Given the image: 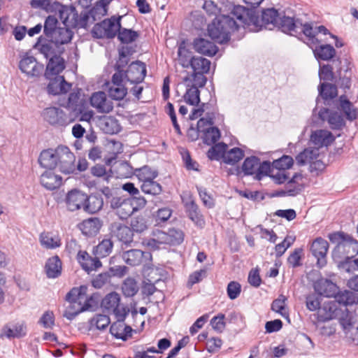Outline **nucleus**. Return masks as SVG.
Here are the masks:
<instances>
[{
    "instance_id": "cd10ccee",
    "label": "nucleus",
    "mask_w": 358,
    "mask_h": 358,
    "mask_svg": "<svg viewBox=\"0 0 358 358\" xmlns=\"http://www.w3.org/2000/svg\"><path fill=\"white\" fill-rule=\"evenodd\" d=\"M246 10L253 11L255 15L258 17L259 27L258 30L253 31L254 32L258 31L262 29V27L266 26V24H272L274 26L276 25L278 20H279V13L277 10L275 8H267L262 11V18L259 19L258 15L256 14V12L254 10H251L249 8H246Z\"/></svg>"
},
{
    "instance_id": "864d4df0",
    "label": "nucleus",
    "mask_w": 358,
    "mask_h": 358,
    "mask_svg": "<svg viewBox=\"0 0 358 358\" xmlns=\"http://www.w3.org/2000/svg\"><path fill=\"white\" fill-rule=\"evenodd\" d=\"M141 191L152 196L159 195L162 192V185L157 182L153 180L145 181L141 185Z\"/></svg>"
},
{
    "instance_id": "423d86ee",
    "label": "nucleus",
    "mask_w": 358,
    "mask_h": 358,
    "mask_svg": "<svg viewBox=\"0 0 358 358\" xmlns=\"http://www.w3.org/2000/svg\"><path fill=\"white\" fill-rule=\"evenodd\" d=\"M122 257L124 262L131 266L148 265L152 261V255L150 252H144L138 249L123 251Z\"/></svg>"
},
{
    "instance_id": "dca6fc26",
    "label": "nucleus",
    "mask_w": 358,
    "mask_h": 358,
    "mask_svg": "<svg viewBox=\"0 0 358 358\" xmlns=\"http://www.w3.org/2000/svg\"><path fill=\"white\" fill-rule=\"evenodd\" d=\"M184 206L187 217L196 226L203 228L205 225V220L196 202L190 197L189 201H184Z\"/></svg>"
},
{
    "instance_id": "a19ab883",
    "label": "nucleus",
    "mask_w": 358,
    "mask_h": 358,
    "mask_svg": "<svg viewBox=\"0 0 358 358\" xmlns=\"http://www.w3.org/2000/svg\"><path fill=\"white\" fill-rule=\"evenodd\" d=\"M299 24L300 27H299L298 34L303 33L307 37L309 46L317 45L320 43L316 38L315 28L313 27L312 24L308 22L303 23L301 20H299Z\"/></svg>"
},
{
    "instance_id": "0eeeda50",
    "label": "nucleus",
    "mask_w": 358,
    "mask_h": 358,
    "mask_svg": "<svg viewBox=\"0 0 358 358\" xmlns=\"http://www.w3.org/2000/svg\"><path fill=\"white\" fill-rule=\"evenodd\" d=\"M87 289V287L80 286V288H73L66 294V299L70 302L76 303L78 301L79 303H81V301L83 300H85L84 305L82 307H80V309L78 312L75 313H65L64 315L69 320H72L79 313L87 310L91 307L90 301H92V298L85 297Z\"/></svg>"
},
{
    "instance_id": "f257e3e1",
    "label": "nucleus",
    "mask_w": 358,
    "mask_h": 358,
    "mask_svg": "<svg viewBox=\"0 0 358 358\" xmlns=\"http://www.w3.org/2000/svg\"><path fill=\"white\" fill-rule=\"evenodd\" d=\"M258 17L253 11L246 10L244 6H235L229 15L217 16L208 25V36L216 43H227L231 34L242 27L248 31L258 30Z\"/></svg>"
},
{
    "instance_id": "680f3d73",
    "label": "nucleus",
    "mask_w": 358,
    "mask_h": 358,
    "mask_svg": "<svg viewBox=\"0 0 358 358\" xmlns=\"http://www.w3.org/2000/svg\"><path fill=\"white\" fill-rule=\"evenodd\" d=\"M122 291L127 297L134 296L138 291L136 280L133 278H127L122 284Z\"/></svg>"
},
{
    "instance_id": "de8ad7c7",
    "label": "nucleus",
    "mask_w": 358,
    "mask_h": 358,
    "mask_svg": "<svg viewBox=\"0 0 358 358\" xmlns=\"http://www.w3.org/2000/svg\"><path fill=\"white\" fill-rule=\"evenodd\" d=\"M113 243L110 239H103L93 250L94 255L99 259L108 256L113 250Z\"/></svg>"
},
{
    "instance_id": "f3484780",
    "label": "nucleus",
    "mask_w": 358,
    "mask_h": 358,
    "mask_svg": "<svg viewBox=\"0 0 358 358\" xmlns=\"http://www.w3.org/2000/svg\"><path fill=\"white\" fill-rule=\"evenodd\" d=\"M50 76V81L47 87V91L50 94L58 95L68 92L71 88V84L66 82L62 76Z\"/></svg>"
},
{
    "instance_id": "20e7f679",
    "label": "nucleus",
    "mask_w": 358,
    "mask_h": 358,
    "mask_svg": "<svg viewBox=\"0 0 358 358\" xmlns=\"http://www.w3.org/2000/svg\"><path fill=\"white\" fill-rule=\"evenodd\" d=\"M122 17L113 16L96 24L92 31L93 36L97 38H113L118 34Z\"/></svg>"
},
{
    "instance_id": "412c9836",
    "label": "nucleus",
    "mask_w": 358,
    "mask_h": 358,
    "mask_svg": "<svg viewBox=\"0 0 358 358\" xmlns=\"http://www.w3.org/2000/svg\"><path fill=\"white\" fill-rule=\"evenodd\" d=\"M77 260L81 267L88 273L92 271L97 270L102 266L99 258L96 256L94 258H92L86 251L83 250H79L78 252Z\"/></svg>"
},
{
    "instance_id": "09e8293b",
    "label": "nucleus",
    "mask_w": 358,
    "mask_h": 358,
    "mask_svg": "<svg viewBox=\"0 0 358 358\" xmlns=\"http://www.w3.org/2000/svg\"><path fill=\"white\" fill-rule=\"evenodd\" d=\"M55 45L54 42H52L50 39L48 41H45V43H41V38H39L38 41L35 45V48H37L46 59H50L51 57L57 56L55 48Z\"/></svg>"
},
{
    "instance_id": "79ce46f5",
    "label": "nucleus",
    "mask_w": 358,
    "mask_h": 358,
    "mask_svg": "<svg viewBox=\"0 0 358 358\" xmlns=\"http://www.w3.org/2000/svg\"><path fill=\"white\" fill-rule=\"evenodd\" d=\"M134 174L143 183L145 181L155 180L158 176V171L155 169L145 165L141 168L136 169Z\"/></svg>"
},
{
    "instance_id": "bb28decb",
    "label": "nucleus",
    "mask_w": 358,
    "mask_h": 358,
    "mask_svg": "<svg viewBox=\"0 0 358 358\" xmlns=\"http://www.w3.org/2000/svg\"><path fill=\"white\" fill-rule=\"evenodd\" d=\"M127 56L124 51L120 52V58L115 64L116 72L113 75L111 83L107 85H124V80H127L125 77L126 73L122 69L127 64Z\"/></svg>"
},
{
    "instance_id": "a878e982",
    "label": "nucleus",
    "mask_w": 358,
    "mask_h": 358,
    "mask_svg": "<svg viewBox=\"0 0 358 358\" xmlns=\"http://www.w3.org/2000/svg\"><path fill=\"white\" fill-rule=\"evenodd\" d=\"M313 50L314 56L317 61H329L336 55V50L329 44L325 45H314L310 46Z\"/></svg>"
},
{
    "instance_id": "603ef678",
    "label": "nucleus",
    "mask_w": 358,
    "mask_h": 358,
    "mask_svg": "<svg viewBox=\"0 0 358 358\" xmlns=\"http://www.w3.org/2000/svg\"><path fill=\"white\" fill-rule=\"evenodd\" d=\"M286 297L280 295L278 299H275L271 303V310L279 313L284 318L289 320V312L286 308Z\"/></svg>"
},
{
    "instance_id": "8fccbe9b",
    "label": "nucleus",
    "mask_w": 358,
    "mask_h": 358,
    "mask_svg": "<svg viewBox=\"0 0 358 358\" xmlns=\"http://www.w3.org/2000/svg\"><path fill=\"white\" fill-rule=\"evenodd\" d=\"M244 157V151L239 148H234L229 150H225L224 162L227 164L234 165Z\"/></svg>"
},
{
    "instance_id": "37998d69",
    "label": "nucleus",
    "mask_w": 358,
    "mask_h": 358,
    "mask_svg": "<svg viewBox=\"0 0 358 358\" xmlns=\"http://www.w3.org/2000/svg\"><path fill=\"white\" fill-rule=\"evenodd\" d=\"M327 303H324L323 307L320 308V296H318L315 294H309L306 298V305L307 308L310 311H315L318 310V317L320 320H321L320 315H324L328 310H324V306Z\"/></svg>"
},
{
    "instance_id": "f704fd0d",
    "label": "nucleus",
    "mask_w": 358,
    "mask_h": 358,
    "mask_svg": "<svg viewBox=\"0 0 358 358\" xmlns=\"http://www.w3.org/2000/svg\"><path fill=\"white\" fill-rule=\"evenodd\" d=\"M99 127L106 134H117L121 130V126L117 119L113 117L108 116L99 120Z\"/></svg>"
},
{
    "instance_id": "0e129e2a",
    "label": "nucleus",
    "mask_w": 358,
    "mask_h": 358,
    "mask_svg": "<svg viewBox=\"0 0 358 358\" xmlns=\"http://www.w3.org/2000/svg\"><path fill=\"white\" fill-rule=\"evenodd\" d=\"M132 232L142 233L148 228L147 221L143 215L134 216L130 221Z\"/></svg>"
},
{
    "instance_id": "b1692460",
    "label": "nucleus",
    "mask_w": 358,
    "mask_h": 358,
    "mask_svg": "<svg viewBox=\"0 0 358 358\" xmlns=\"http://www.w3.org/2000/svg\"><path fill=\"white\" fill-rule=\"evenodd\" d=\"M339 252L345 255L347 259L353 258L358 255V241L354 239L350 235L343 242L336 246Z\"/></svg>"
},
{
    "instance_id": "69168bd1",
    "label": "nucleus",
    "mask_w": 358,
    "mask_h": 358,
    "mask_svg": "<svg viewBox=\"0 0 358 358\" xmlns=\"http://www.w3.org/2000/svg\"><path fill=\"white\" fill-rule=\"evenodd\" d=\"M227 149V145L224 143H220L213 146L208 151V157L211 159H219L220 158L224 159V155L225 152V150Z\"/></svg>"
},
{
    "instance_id": "c03bdc74",
    "label": "nucleus",
    "mask_w": 358,
    "mask_h": 358,
    "mask_svg": "<svg viewBox=\"0 0 358 358\" xmlns=\"http://www.w3.org/2000/svg\"><path fill=\"white\" fill-rule=\"evenodd\" d=\"M30 6L32 8L40 9L47 13L55 12L59 7L60 4L55 1L51 0H31Z\"/></svg>"
},
{
    "instance_id": "7c9ffc66",
    "label": "nucleus",
    "mask_w": 358,
    "mask_h": 358,
    "mask_svg": "<svg viewBox=\"0 0 358 358\" xmlns=\"http://www.w3.org/2000/svg\"><path fill=\"white\" fill-rule=\"evenodd\" d=\"M339 108L348 120L353 121L358 118V108L355 107L345 95L339 97Z\"/></svg>"
},
{
    "instance_id": "4be33fe9",
    "label": "nucleus",
    "mask_w": 358,
    "mask_h": 358,
    "mask_svg": "<svg viewBox=\"0 0 358 358\" xmlns=\"http://www.w3.org/2000/svg\"><path fill=\"white\" fill-rule=\"evenodd\" d=\"M299 20V19L287 16L280 17L275 27L285 34L296 36L298 34L299 27H300Z\"/></svg>"
},
{
    "instance_id": "9b49d317",
    "label": "nucleus",
    "mask_w": 358,
    "mask_h": 358,
    "mask_svg": "<svg viewBox=\"0 0 358 358\" xmlns=\"http://www.w3.org/2000/svg\"><path fill=\"white\" fill-rule=\"evenodd\" d=\"M96 16V15L92 16L90 13V10L88 13H81L79 16L75 8H71L63 22L66 27L86 28L87 27L90 17H92L95 20Z\"/></svg>"
},
{
    "instance_id": "f03ea898",
    "label": "nucleus",
    "mask_w": 358,
    "mask_h": 358,
    "mask_svg": "<svg viewBox=\"0 0 358 358\" xmlns=\"http://www.w3.org/2000/svg\"><path fill=\"white\" fill-rule=\"evenodd\" d=\"M76 157L66 146L59 145L55 149L43 150L38 157L40 166L46 169L59 170L65 174H70L76 170Z\"/></svg>"
},
{
    "instance_id": "5fc2aeb1",
    "label": "nucleus",
    "mask_w": 358,
    "mask_h": 358,
    "mask_svg": "<svg viewBox=\"0 0 358 358\" xmlns=\"http://www.w3.org/2000/svg\"><path fill=\"white\" fill-rule=\"evenodd\" d=\"M110 322V320L108 316L97 314L90 320V329L96 328L99 330H104L108 327Z\"/></svg>"
},
{
    "instance_id": "39448f33",
    "label": "nucleus",
    "mask_w": 358,
    "mask_h": 358,
    "mask_svg": "<svg viewBox=\"0 0 358 358\" xmlns=\"http://www.w3.org/2000/svg\"><path fill=\"white\" fill-rule=\"evenodd\" d=\"M101 307L108 313L115 315L117 320H124L129 309L120 306V296L115 292L108 294L101 301Z\"/></svg>"
},
{
    "instance_id": "72a5a7b5",
    "label": "nucleus",
    "mask_w": 358,
    "mask_h": 358,
    "mask_svg": "<svg viewBox=\"0 0 358 358\" xmlns=\"http://www.w3.org/2000/svg\"><path fill=\"white\" fill-rule=\"evenodd\" d=\"M103 206V199L101 195L91 194L87 196L84 206V211L94 214L100 211Z\"/></svg>"
},
{
    "instance_id": "f8f14e48",
    "label": "nucleus",
    "mask_w": 358,
    "mask_h": 358,
    "mask_svg": "<svg viewBox=\"0 0 358 358\" xmlns=\"http://www.w3.org/2000/svg\"><path fill=\"white\" fill-rule=\"evenodd\" d=\"M127 80L131 83H141L146 76V66L141 61L131 62L125 72Z\"/></svg>"
},
{
    "instance_id": "6e6d98bb",
    "label": "nucleus",
    "mask_w": 358,
    "mask_h": 358,
    "mask_svg": "<svg viewBox=\"0 0 358 358\" xmlns=\"http://www.w3.org/2000/svg\"><path fill=\"white\" fill-rule=\"evenodd\" d=\"M139 36L137 31L132 29L122 28L120 26L117 34V38L122 43H130L135 41Z\"/></svg>"
},
{
    "instance_id": "c85d7f7f",
    "label": "nucleus",
    "mask_w": 358,
    "mask_h": 358,
    "mask_svg": "<svg viewBox=\"0 0 358 358\" xmlns=\"http://www.w3.org/2000/svg\"><path fill=\"white\" fill-rule=\"evenodd\" d=\"M64 60L59 55L51 57L46 66L45 76L50 79V76H57L64 69Z\"/></svg>"
},
{
    "instance_id": "c756f323",
    "label": "nucleus",
    "mask_w": 358,
    "mask_h": 358,
    "mask_svg": "<svg viewBox=\"0 0 358 358\" xmlns=\"http://www.w3.org/2000/svg\"><path fill=\"white\" fill-rule=\"evenodd\" d=\"M310 141L317 147H323L331 145L335 141V137L330 131L320 129L313 132Z\"/></svg>"
},
{
    "instance_id": "052dcab7",
    "label": "nucleus",
    "mask_w": 358,
    "mask_h": 358,
    "mask_svg": "<svg viewBox=\"0 0 358 358\" xmlns=\"http://www.w3.org/2000/svg\"><path fill=\"white\" fill-rule=\"evenodd\" d=\"M109 96L115 100H121L127 95V90L124 85H108Z\"/></svg>"
},
{
    "instance_id": "338daca9",
    "label": "nucleus",
    "mask_w": 358,
    "mask_h": 358,
    "mask_svg": "<svg viewBox=\"0 0 358 358\" xmlns=\"http://www.w3.org/2000/svg\"><path fill=\"white\" fill-rule=\"evenodd\" d=\"M204 142L208 144L215 143L220 138V131L216 127H210L203 133Z\"/></svg>"
},
{
    "instance_id": "2eb2a0df",
    "label": "nucleus",
    "mask_w": 358,
    "mask_h": 358,
    "mask_svg": "<svg viewBox=\"0 0 358 358\" xmlns=\"http://www.w3.org/2000/svg\"><path fill=\"white\" fill-rule=\"evenodd\" d=\"M54 169H47L40 177V182L48 190H55L61 187L63 182L62 177L56 174Z\"/></svg>"
},
{
    "instance_id": "13d9d810",
    "label": "nucleus",
    "mask_w": 358,
    "mask_h": 358,
    "mask_svg": "<svg viewBox=\"0 0 358 358\" xmlns=\"http://www.w3.org/2000/svg\"><path fill=\"white\" fill-rule=\"evenodd\" d=\"M199 94L200 92L198 87L195 85H192L187 89L183 98L187 103L192 106H195L200 102Z\"/></svg>"
},
{
    "instance_id": "393cba45",
    "label": "nucleus",
    "mask_w": 358,
    "mask_h": 358,
    "mask_svg": "<svg viewBox=\"0 0 358 358\" xmlns=\"http://www.w3.org/2000/svg\"><path fill=\"white\" fill-rule=\"evenodd\" d=\"M193 46L196 52L209 57L214 56L218 50L214 43L202 38L194 39Z\"/></svg>"
},
{
    "instance_id": "49530a36",
    "label": "nucleus",
    "mask_w": 358,
    "mask_h": 358,
    "mask_svg": "<svg viewBox=\"0 0 358 358\" xmlns=\"http://www.w3.org/2000/svg\"><path fill=\"white\" fill-rule=\"evenodd\" d=\"M210 66V62L202 57H194L192 58L191 67L193 73H208Z\"/></svg>"
},
{
    "instance_id": "e433bc0d",
    "label": "nucleus",
    "mask_w": 358,
    "mask_h": 358,
    "mask_svg": "<svg viewBox=\"0 0 358 358\" xmlns=\"http://www.w3.org/2000/svg\"><path fill=\"white\" fill-rule=\"evenodd\" d=\"M319 154L318 148H306L296 156V163L299 166L310 164L319 157Z\"/></svg>"
},
{
    "instance_id": "9d476101",
    "label": "nucleus",
    "mask_w": 358,
    "mask_h": 358,
    "mask_svg": "<svg viewBox=\"0 0 358 358\" xmlns=\"http://www.w3.org/2000/svg\"><path fill=\"white\" fill-rule=\"evenodd\" d=\"M328 249V242L321 237L317 238L312 243L310 252L317 259V265L320 268H322L327 264V254Z\"/></svg>"
},
{
    "instance_id": "6ab92c4d",
    "label": "nucleus",
    "mask_w": 358,
    "mask_h": 358,
    "mask_svg": "<svg viewBox=\"0 0 358 358\" xmlns=\"http://www.w3.org/2000/svg\"><path fill=\"white\" fill-rule=\"evenodd\" d=\"M110 231L113 236L126 245L133 241V232L125 224L114 222L110 226Z\"/></svg>"
},
{
    "instance_id": "a18cd8bd",
    "label": "nucleus",
    "mask_w": 358,
    "mask_h": 358,
    "mask_svg": "<svg viewBox=\"0 0 358 358\" xmlns=\"http://www.w3.org/2000/svg\"><path fill=\"white\" fill-rule=\"evenodd\" d=\"M148 245L154 249L160 248L162 245H169V236L168 231L165 232L161 230H157L153 234V238L148 241Z\"/></svg>"
},
{
    "instance_id": "58836bf2",
    "label": "nucleus",
    "mask_w": 358,
    "mask_h": 358,
    "mask_svg": "<svg viewBox=\"0 0 358 358\" xmlns=\"http://www.w3.org/2000/svg\"><path fill=\"white\" fill-rule=\"evenodd\" d=\"M335 301L333 302L337 304L338 308L347 307L348 305H352L357 302V297L352 292L345 290L340 292L334 295Z\"/></svg>"
},
{
    "instance_id": "4c0bfd02",
    "label": "nucleus",
    "mask_w": 358,
    "mask_h": 358,
    "mask_svg": "<svg viewBox=\"0 0 358 358\" xmlns=\"http://www.w3.org/2000/svg\"><path fill=\"white\" fill-rule=\"evenodd\" d=\"M73 37V32L67 27H59L50 38L55 45H63L69 43Z\"/></svg>"
},
{
    "instance_id": "ddd939ff",
    "label": "nucleus",
    "mask_w": 358,
    "mask_h": 358,
    "mask_svg": "<svg viewBox=\"0 0 358 358\" xmlns=\"http://www.w3.org/2000/svg\"><path fill=\"white\" fill-rule=\"evenodd\" d=\"M90 103L99 113H108L113 109V102L107 98L103 92L93 93L90 97Z\"/></svg>"
},
{
    "instance_id": "5701e85b",
    "label": "nucleus",
    "mask_w": 358,
    "mask_h": 358,
    "mask_svg": "<svg viewBox=\"0 0 358 358\" xmlns=\"http://www.w3.org/2000/svg\"><path fill=\"white\" fill-rule=\"evenodd\" d=\"M27 331V324L23 321L9 323L3 327L4 335L9 339L24 337Z\"/></svg>"
},
{
    "instance_id": "4468645a",
    "label": "nucleus",
    "mask_w": 358,
    "mask_h": 358,
    "mask_svg": "<svg viewBox=\"0 0 358 358\" xmlns=\"http://www.w3.org/2000/svg\"><path fill=\"white\" fill-rule=\"evenodd\" d=\"M87 199V194L81 191L73 189L70 191L66 197V203L67 208L70 211H75L83 208Z\"/></svg>"
},
{
    "instance_id": "4d7b16f0",
    "label": "nucleus",
    "mask_w": 358,
    "mask_h": 358,
    "mask_svg": "<svg viewBox=\"0 0 358 358\" xmlns=\"http://www.w3.org/2000/svg\"><path fill=\"white\" fill-rule=\"evenodd\" d=\"M319 94L324 100L332 99L337 96V88L336 87L330 83H321L319 88Z\"/></svg>"
},
{
    "instance_id": "6e6552de",
    "label": "nucleus",
    "mask_w": 358,
    "mask_h": 358,
    "mask_svg": "<svg viewBox=\"0 0 358 358\" xmlns=\"http://www.w3.org/2000/svg\"><path fill=\"white\" fill-rule=\"evenodd\" d=\"M19 68L28 77L34 78L41 75L44 66L38 62L34 57L26 54L20 61Z\"/></svg>"
},
{
    "instance_id": "a211bd4d",
    "label": "nucleus",
    "mask_w": 358,
    "mask_h": 358,
    "mask_svg": "<svg viewBox=\"0 0 358 358\" xmlns=\"http://www.w3.org/2000/svg\"><path fill=\"white\" fill-rule=\"evenodd\" d=\"M320 116L322 119L327 120L332 130H341L345 125L343 116L336 111L324 108L320 112Z\"/></svg>"
},
{
    "instance_id": "aec40b11",
    "label": "nucleus",
    "mask_w": 358,
    "mask_h": 358,
    "mask_svg": "<svg viewBox=\"0 0 358 358\" xmlns=\"http://www.w3.org/2000/svg\"><path fill=\"white\" fill-rule=\"evenodd\" d=\"M80 90L77 89L70 93L66 107L71 110L74 114L82 113L87 108V102L80 98Z\"/></svg>"
},
{
    "instance_id": "2f4dec72",
    "label": "nucleus",
    "mask_w": 358,
    "mask_h": 358,
    "mask_svg": "<svg viewBox=\"0 0 358 358\" xmlns=\"http://www.w3.org/2000/svg\"><path fill=\"white\" fill-rule=\"evenodd\" d=\"M101 225V221L99 218L92 217L83 221L80 225V229L85 236H93L99 233Z\"/></svg>"
},
{
    "instance_id": "1a4fd4ad",
    "label": "nucleus",
    "mask_w": 358,
    "mask_h": 358,
    "mask_svg": "<svg viewBox=\"0 0 358 358\" xmlns=\"http://www.w3.org/2000/svg\"><path fill=\"white\" fill-rule=\"evenodd\" d=\"M43 119L55 127H64L69 124V118L65 112L57 107H50L43 110Z\"/></svg>"
},
{
    "instance_id": "7ed1b4c3",
    "label": "nucleus",
    "mask_w": 358,
    "mask_h": 358,
    "mask_svg": "<svg viewBox=\"0 0 358 358\" xmlns=\"http://www.w3.org/2000/svg\"><path fill=\"white\" fill-rule=\"evenodd\" d=\"M324 310H328L324 315H320L321 321H327L337 319L343 329L349 330L354 323V313L350 311L347 307L338 308L334 302H327L324 306Z\"/></svg>"
},
{
    "instance_id": "774afa93",
    "label": "nucleus",
    "mask_w": 358,
    "mask_h": 358,
    "mask_svg": "<svg viewBox=\"0 0 358 358\" xmlns=\"http://www.w3.org/2000/svg\"><path fill=\"white\" fill-rule=\"evenodd\" d=\"M58 20L52 15H49L45 20L44 34L48 38H50L53 33L59 28L57 27Z\"/></svg>"
},
{
    "instance_id": "3c124183",
    "label": "nucleus",
    "mask_w": 358,
    "mask_h": 358,
    "mask_svg": "<svg viewBox=\"0 0 358 358\" xmlns=\"http://www.w3.org/2000/svg\"><path fill=\"white\" fill-rule=\"evenodd\" d=\"M259 159L252 156L247 157L242 165V170L245 175H256L257 173L258 164Z\"/></svg>"
},
{
    "instance_id": "ea45409f",
    "label": "nucleus",
    "mask_w": 358,
    "mask_h": 358,
    "mask_svg": "<svg viewBox=\"0 0 358 358\" xmlns=\"http://www.w3.org/2000/svg\"><path fill=\"white\" fill-rule=\"evenodd\" d=\"M39 241L44 248L55 249L61 246V239L58 236H52L50 232H42L39 236Z\"/></svg>"
},
{
    "instance_id": "bf43d9fd",
    "label": "nucleus",
    "mask_w": 358,
    "mask_h": 358,
    "mask_svg": "<svg viewBox=\"0 0 358 358\" xmlns=\"http://www.w3.org/2000/svg\"><path fill=\"white\" fill-rule=\"evenodd\" d=\"M192 52L187 50L185 45H180L178 50V59L179 64L183 68H189L191 64L192 58H193Z\"/></svg>"
},
{
    "instance_id": "473e14b6",
    "label": "nucleus",
    "mask_w": 358,
    "mask_h": 358,
    "mask_svg": "<svg viewBox=\"0 0 358 358\" xmlns=\"http://www.w3.org/2000/svg\"><path fill=\"white\" fill-rule=\"evenodd\" d=\"M62 261L57 255L49 258L45 266V271L48 278H56L62 273Z\"/></svg>"
},
{
    "instance_id": "e2e57ef3",
    "label": "nucleus",
    "mask_w": 358,
    "mask_h": 358,
    "mask_svg": "<svg viewBox=\"0 0 358 358\" xmlns=\"http://www.w3.org/2000/svg\"><path fill=\"white\" fill-rule=\"evenodd\" d=\"M294 164V159L291 156L282 155L278 159L273 160L272 166L273 169L286 171L290 169Z\"/></svg>"
},
{
    "instance_id": "c9c22d12",
    "label": "nucleus",
    "mask_w": 358,
    "mask_h": 358,
    "mask_svg": "<svg viewBox=\"0 0 358 358\" xmlns=\"http://www.w3.org/2000/svg\"><path fill=\"white\" fill-rule=\"evenodd\" d=\"M315 289L320 296L331 297L336 294V285L329 280H322L315 284Z\"/></svg>"
}]
</instances>
